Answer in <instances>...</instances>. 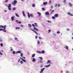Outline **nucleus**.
Returning <instances> with one entry per match:
<instances>
[{
    "mask_svg": "<svg viewBox=\"0 0 73 73\" xmlns=\"http://www.w3.org/2000/svg\"><path fill=\"white\" fill-rule=\"evenodd\" d=\"M39 38L40 40H41V39H42V38H40V37H39Z\"/></svg>",
    "mask_w": 73,
    "mask_h": 73,
    "instance_id": "nucleus-52",
    "label": "nucleus"
},
{
    "mask_svg": "<svg viewBox=\"0 0 73 73\" xmlns=\"http://www.w3.org/2000/svg\"><path fill=\"white\" fill-rule=\"evenodd\" d=\"M20 58V59H21V60H22L23 61L25 62H26V61H25V60L23 59V58Z\"/></svg>",
    "mask_w": 73,
    "mask_h": 73,
    "instance_id": "nucleus-6",
    "label": "nucleus"
},
{
    "mask_svg": "<svg viewBox=\"0 0 73 73\" xmlns=\"http://www.w3.org/2000/svg\"><path fill=\"white\" fill-rule=\"evenodd\" d=\"M23 53H21V57H23Z\"/></svg>",
    "mask_w": 73,
    "mask_h": 73,
    "instance_id": "nucleus-39",
    "label": "nucleus"
},
{
    "mask_svg": "<svg viewBox=\"0 0 73 73\" xmlns=\"http://www.w3.org/2000/svg\"><path fill=\"white\" fill-rule=\"evenodd\" d=\"M15 40H16V41H18V40H17V38H15Z\"/></svg>",
    "mask_w": 73,
    "mask_h": 73,
    "instance_id": "nucleus-32",
    "label": "nucleus"
},
{
    "mask_svg": "<svg viewBox=\"0 0 73 73\" xmlns=\"http://www.w3.org/2000/svg\"><path fill=\"white\" fill-rule=\"evenodd\" d=\"M50 62H51V60H48L47 61V64H51V63H50Z\"/></svg>",
    "mask_w": 73,
    "mask_h": 73,
    "instance_id": "nucleus-9",
    "label": "nucleus"
},
{
    "mask_svg": "<svg viewBox=\"0 0 73 73\" xmlns=\"http://www.w3.org/2000/svg\"><path fill=\"white\" fill-rule=\"evenodd\" d=\"M45 69V68H43L41 70V71L40 72V73H42L43 72V71Z\"/></svg>",
    "mask_w": 73,
    "mask_h": 73,
    "instance_id": "nucleus-3",
    "label": "nucleus"
},
{
    "mask_svg": "<svg viewBox=\"0 0 73 73\" xmlns=\"http://www.w3.org/2000/svg\"><path fill=\"white\" fill-rule=\"evenodd\" d=\"M47 22H48V23H50V21H47Z\"/></svg>",
    "mask_w": 73,
    "mask_h": 73,
    "instance_id": "nucleus-55",
    "label": "nucleus"
},
{
    "mask_svg": "<svg viewBox=\"0 0 73 73\" xmlns=\"http://www.w3.org/2000/svg\"><path fill=\"white\" fill-rule=\"evenodd\" d=\"M37 43L38 44H40V41H39V40H38L37 41Z\"/></svg>",
    "mask_w": 73,
    "mask_h": 73,
    "instance_id": "nucleus-41",
    "label": "nucleus"
},
{
    "mask_svg": "<svg viewBox=\"0 0 73 73\" xmlns=\"http://www.w3.org/2000/svg\"><path fill=\"white\" fill-rule=\"evenodd\" d=\"M28 27H32V25L30 24H28Z\"/></svg>",
    "mask_w": 73,
    "mask_h": 73,
    "instance_id": "nucleus-22",
    "label": "nucleus"
},
{
    "mask_svg": "<svg viewBox=\"0 0 73 73\" xmlns=\"http://www.w3.org/2000/svg\"><path fill=\"white\" fill-rule=\"evenodd\" d=\"M63 2L64 3H66V0H64Z\"/></svg>",
    "mask_w": 73,
    "mask_h": 73,
    "instance_id": "nucleus-46",
    "label": "nucleus"
},
{
    "mask_svg": "<svg viewBox=\"0 0 73 73\" xmlns=\"http://www.w3.org/2000/svg\"><path fill=\"white\" fill-rule=\"evenodd\" d=\"M32 61L33 62H35L36 61V59L35 58H33Z\"/></svg>",
    "mask_w": 73,
    "mask_h": 73,
    "instance_id": "nucleus-10",
    "label": "nucleus"
},
{
    "mask_svg": "<svg viewBox=\"0 0 73 73\" xmlns=\"http://www.w3.org/2000/svg\"><path fill=\"white\" fill-rule=\"evenodd\" d=\"M39 58H40V60H42V57H39Z\"/></svg>",
    "mask_w": 73,
    "mask_h": 73,
    "instance_id": "nucleus-33",
    "label": "nucleus"
},
{
    "mask_svg": "<svg viewBox=\"0 0 73 73\" xmlns=\"http://www.w3.org/2000/svg\"><path fill=\"white\" fill-rule=\"evenodd\" d=\"M11 4H9V5L8 6V8L11 7Z\"/></svg>",
    "mask_w": 73,
    "mask_h": 73,
    "instance_id": "nucleus-23",
    "label": "nucleus"
},
{
    "mask_svg": "<svg viewBox=\"0 0 73 73\" xmlns=\"http://www.w3.org/2000/svg\"><path fill=\"white\" fill-rule=\"evenodd\" d=\"M39 62H40V63H42L43 62L42 61H39Z\"/></svg>",
    "mask_w": 73,
    "mask_h": 73,
    "instance_id": "nucleus-43",
    "label": "nucleus"
},
{
    "mask_svg": "<svg viewBox=\"0 0 73 73\" xmlns=\"http://www.w3.org/2000/svg\"><path fill=\"white\" fill-rule=\"evenodd\" d=\"M35 38H36V39H37V36H35Z\"/></svg>",
    "mask_w": 73,
    "mask_h": 73,
    "instance_id": "nucleus-58",
    "label": "nucleus"
},
{
    "mask_svg": "<svg viewBox=\"0 0 73 73\" xmlns=\"http://www.w3.org/2000/svg\"><path fill=\"white\" fill-rule=\"evenodd\" d=\"M17 1L16 0H14L13 2L12 3V5L14 6L16 5V4H17Z\"/></svg>",
    "mask_w": 73,
    "mask_h": 73,
    "instance_id": "nucleus-1",
    "label": "nucleus"
},
{
    "mask_svg": "<svg viewBox=\"0 0 73 73\" xmlns=\"http://www.w3.org/2000/svg\"><path fill=\"white\" fill-rule=\"evenodd\" d=\"M42 11H45V8H42Z\"/></svg>",
    "mask_w": 73,
    "mask_h": 73,
    "instance_id": "nucleus-31",
    "label": "nucleus"
},
{
    "mask_svg": "<svg viewBox=\"0 0 73 73\" xmlns=\"http://www.w3.org/2000/svg\"><path fill=\"white\" fill-rule=\"evenodd\" d=\"M3 31L4 32H6V30H5V29H3Z\"/></svg>",
    "mask_w": 73,
    "mask_h": 73,
    "instance_id": "nucleus-45",
    "label": "nucleus"
},
{
    "mask_svg": "<svg viewBox=\"0 0 73 73\" xmlns=\"http://www.w3.org/2000/svg\"><path fill=\"white\" fill-rule=\"evenodd\" d=\"M6 25H5L4 26H3L2 25H1L0 27V28H1H1H4V29H6V28H5L6 27Z\"/></svg>",
    "mask_w": 73,
    "mask_h": 73,
    "instance_id": "nucleus-4",
    "label": "nucleus"
},
{
    "mask_svg": "<svg viewBox=\"0 0 73 73\" xmlns=\"http://www.w3.org/2000/svg\"><path fill=\"white\" fill-rule=\"evenodd\" d=\"M30 16L31 17H33V14H30Z\"/></svg>",
    "mask_w": 73,
    "mask_h": 73,
    "instance_id": "nucleus-34",
    "label": "nucleus"
},
{
    "mask_svg": "<svg viewBox=\"0 0 73 73\" xmlns=\"http://www.w3.org/2000/svg\"><path fill=\"white\" fill-rule=\"evenodd\" d=\"M58 7H60V4H58Z\"/></svg>",
    "mask_w": 73,
    "mask_h": 73,
    "instance_id": "nucleus-54",
    "label": "nucleus"
},
{
    "mask_svg": "<svg viewBox=\"0 0 73 73\" xmlns=\"http://www.w3.org/2000/svg\"><path fill=\"white\" fill-rule=\"evenodd\" d=\"M35 54H33L32 55V57L33 58L34 57H35Z\"/></svg>",
    "mask_w": 73,
    "mask_h": 73,
    "instance_id": "nucleus-15",
    "label": "nucleus"
},
{
    "mask_svg": "<svg viewBox=\"0 0 73 73\" xmlns=\"http://www.w3.org/2000/svg\"><path fill=\"white\" fill-rule=\"evenodd\" d=\"M57 4H54V7H57Z\"/></svg>",
    "mask_w": 73,
    "mask_h": 73,
    "instance_id": "nucleus-29",
    "label": "nucleus"
},
{
    "mask_svg": "<svg viewBox=\"0 0 73 73\" xmlns=\"http://www.w3.org/2000/svg\"><path fill=\"white\" fill-rule=\"evenodd\" d=\"M66 30L67 31H70V29H67Z\"/></svg>",
    "mask_w": 73,
    "mask_h": 73,
    "instance_id": "nucleus-51",
    "label": "nucleus"
},
{
    "mask_svg": "<svg viewBox=\"0 0 73 73\" xmlns=\"http://www.w3.org/2000/svg\"><path fill=\"white\" fill-rule=\"evenodd\" d=\"M32 6L33 7H35V4L33 3L32 5Z\"/></svg>",
    "mask_w": 73,
    "mask_h": 73,
    "instance_id": "nucleus-18",
    "label": "nucleus"
},
{
    "mask_svg": "<svg viewBox=\"0 0 73 73\" xmlns=\"http://www.w3.org/2000/svg\"><path fill=\"white\" fill-rule=\"evenodd\" d=\"M8 0H6L5 1V3H8Z\"/></svg>",
    "mask_w": 73,
    "mask_h": 73,
    "instance_id": "nucleus-48",
    "label": "nucleus"
},
{
    "mask_svg": "<svg viewBox=\"0 0 73 73\" xmlns=\"http://www.w3.org/2000/svg\"><path fill=\"white\" fill-rule=\"evenodd\" d=\"M45 52V51L44 50H43L41 52V53H42V54H44Z\"/></svg>",
    "mask_w": 73,
    "mask_h": 73,
    "instance_id": "nucleus-14",
    "label": "nucleus"
},
{
    "mask_svg": "<svg viewBox=\"0 0 73 73\" xmlns=\"http://www.w3.org/2000/svg\"><path fill=\"white\" fill-rule=\"evenodd\" d=\"M34 24L35 25L36 27H37V26H38V25H37V23H34Z\"/></svg>",
    "mask_w": 73,
    "mask_h": 73,
    "instance_id": "nucleus-25",
    "label": "nucleus"
},
{
    "mask_svg": "<svg viewBox=\"0 0 73 73\" xmlns=\"http://www.w3.org/2000/svg\"><path fill=\"white\" fill-rule=\"evenodd\" d=\"M33 29L34 30H35V31H36V32H38V29L36 27H34Z\"/></svg>",
    "mask_w": 73,
    "mask_h": 73,
    "instance_id": "nucleus-5",
    "label": "nucleus"
},
{
    "mask_svg": "<svg viewBox=\"0 0 73 73\" xmlns=\"http://www.w3.org/2000/svg\"><path fill=\"white\" fill-rule=\"evenodd\" d=\"M22 13H23V16H24V17H25V16H25V14L24 11H23Z\"/></svg>",
    "mask_w": 73,
    "mask_h": 73,
    "instance_id": "nucleus-8",
    "label": "nucleus"
},
{
    "mask_svg": "<svg viewBox=\"0 0 73 73\" xmlns=\"http://www.w3.org/2000/svg\"><path fill=\"white\" fill-rule=\"evenodd\" d=\"M20 59H19V60H18V62H20Z\"/></svg>",
    "mask_w": 73,
    "mask_h": 73,
    "instance_id": "nucleus-56",
    "label": "nucleus"
},
{
    "mask_svg": "<svg viewBox=\"0 0 73 73\" xmlns=\"http://www.w3.org/2000/svg\"><path fill=\"white\" fill-rule=\"evenodd\" d=\"M69 5L71 7H72V4H71V3H69Z\"/></svg>",
    "mask_w": 73,
    "mask_h": 73,
    "instance_id": "nucleus-30",
    "label": "nucleus"
},
{
    "mask_svg": "<svg viewBox=\"0 0 73 73\" xmlns=\"http://www.w3.org/2000/svg\"><path fill=\"white\" fill-rule=\"evenodd\" d=\"M8 9L9 11H11V7H8Z\"/></svg>",
    "mask_w": 73,
    "mask_h": 73,
    "instance_id": "nucleus-37",
    "label": "nucleus"
},
{
    "mask_svg": "<svg viewBox=\"0 0 73 73\" xmlns=\"http://www.w3.org/2000/svg\"><path fill=\"white\" fill-rule=\"evenodd\" d=\"M13 11H15V10H16V8H15V7H14L13 8Z\"/></svg>",
    "mask_w": 73,
    "mask_h": 73,
    "instance_id": "nucleus-38",
    "label": "nucleus"
},
{
    "mask_svg": "<svg viewBox=\"0 0 73 73\" xmlns=\"http://www.w3.org/2000/svg\"><path fill=\"white\" fill-rule=\"evenodd\" d=\"M48 3H47V2H44L43 3V4L44 5H46V4H47Z\"/></svg>",
    "mask_w": 73,
    "mask_h": 73,
    "instance_id": "nucleus-13",
    "label": "nucleus"
},
{
    "mask_svg": "<svg viewBox=\"0 0 73 73\" xmlns=\"http://www.w3.org/2000/svg\"><path fill=\"white\" fill-rule=\"evenodd\" d=\"M45 15H49V12H46L45 13Z\"/></svg>",
    "mask_w": 73,
    "mask_h": 73,
    "instance_id": "nucleus-21",
    "label": "nucleus"
},
{
    "mask_svg": "<svg viewBox=\"0 0 73 73\" xmlns=\"http://www.w3.org/2000/svg\"><path fill=\"white\" fill-rule=\"evenodd\" d=\"M32 25L33 27H35V25L33 24Z\"/></svg>",
    "mask_w": 73,
    "mask_h": 73,
    "instance_id": "nucleus-50",
    "label": "nucleus"
},
{
    "mask_svg": "<svg viewBox=\"0 0 73 73\" xmlns=\"http://www.w3.org/2000/svg\"><path fill=\"white\" fill-rule=\"evenodd\" d=\"M18 21H19L18 20H17L15 21V22H17V23Z\"/></svg>",
    "mask_w": 73,
    "mask_h": 73,
    "instance_id": "nucleus-60",
    "label": "nucleus"
},
{
    "mask_svg": "<svg viewBox=\"0 0 73 73\" xmlns=\"http://www.w3.org/2000/svg\"><path fill=\"white\" fill-rule=\"evenodd\" d=\"M15 15L17 17H19V15L17 13H15Z\"/></svg>",
    "mask_w": 73,
    "mask_h": 73,
    "instance_id": "nucleus-16",
    "label": "nucleus"
},
{
    "mask_svg": "<svg viewBox=\"0 0 73 73\" xmlns=\"http://www.w3.org/2000/svg\"><path fill=\"white\" fill-rule=\"evenodd\" d=\"M15 18V17H11V19L12 21H13L14 20V18Z\"/></svg>",
    "mask_w": 73,
    "mask_h": 73,
    "instance_id": "nucleus-12",
    "label": "nucleus"
},
{
    "mask_svg": "<svg viewBox=\"0 0 73 73\" xmlns=\"http://www.w3.org/2000/svg\"><path fill=\"white\" fill-rule=\"evenodd\" d=\"M15 28L16 29H20V27H16Z\"/></svg>",
    "mask_w": 73,
    "mask_h": 73,
    "instance_id": "nucleus-26",
    "label": "nucleus"
},
{
    "mask_svg": "<svg viewBox=\"0 0 73 73\" xmlns=\"http://www.w3.org/2000/svg\"><path fill=\"white\" fill-rule=\"evenodd\" d=\"M52 19H56V18L54 16L52 17Z\"/></svg>",
    "mask_w": 73,
    "mask_h": 73,
    "instance_id": "nucleus-28",
    "label": "nucleus"
},
{
    "mask_svg": "<svg viewBox=\"0 0 73 73\" xmlns=\"http://www.w3.org/2000/svg\"><path fill=\"white\" fill-rule=\"evenodd\" d=\"M28 13V15H30V14H29V13L28 12L27 13Z\"/></svg>",
    "mask_w": 73,
    "mask_h": 73,
    "instance_id": "nucleus-61",
    "label": "nucleus"
},
{
    "mask_svg": "<svg viewBox=\"0 0 73 73\" xmlns=\"http://www.w3.org/2000/svg\"><path fill=\"white\" fill-rule=\"evenodd\" d=\"M30 29L32 30L33 32H34L35 33H36V35H38V34L37 33V32H36V31H35V30H34L33 29Z\"/></svg>",
    "mask_w": 73,
    "mask_h": 73,
    "instance_id": "nucleus-2",
    "label": "nucleus"
},
{
    "mask_svg": "<svg viewBox=\"0 0 73 73\" xmlns=\"http://www.w3.org/2000/svg\"><path fill=\"white\" fill-rule=\"evenodd\" d=\"M50 66V64H49L48 65L46 66H45V67H46V68H48V67H49Z\"/></svg>",
    "mask_w": 73,
    "mask_h": 73,
    "instance_id": "nucleus-11",
    "label": "nucleus"
},
{
    "mask_svg": "<svg viewBox=\"0 0 73 73\" xmlns=\"http://www.w3.org/2000/svg\"><path fill=\"white\" fill-rule=\"evenodd\" d=\"M0 54H1V55H3V54H2V53H1V52H0Z\"/></svg>",
    "mask_w": 73,
    "mask_h": 73,
    "instance_id": "nucleus-59",
    "label": "nucleus"
},
{
    "mask_svg": "<svg viewBox=\"0 0 73 73\" xmlns=\"http://www.w3.org/2000/svg\"><path fill=\"white\" fill-rule=\"evenodd\" d=\"M49 32H50L51 31L50 30H48Z\"/></svg>",
    "mask_w": 73,
    "mask_h": 73,
    "instance_id": "nucleus-62",
    "label": "nucleus"
},
{
    "mask_svg": "<svg viewBox=\"0 0 73 73\" xmlns=\"http://www.w3.org/2000/svg\"><path fill=\"white\" fill-rule=\"evenodd\" d=\"M28 18H30V17H31L30 15H28Z\"/></svg>",
    "mask_w": 73,
    "mask_h": 73,
    "instance_id": "nucleus-40",
    "label": "nucleus"
},
{
    "mask_svg": "<svg viewBox=\"0 0 73 73\" xmlns=\"http://www.w3.org/2000/svg\"><path fill=\"white\" fill-rule=\"evenodd\" d=\"M36 52L37 53H40V54H41V52L40 51H37Z\"/></svg>",
    "mask_w": 73,
    "mask_h": 73,
    "instance_id": "nucleus-20",
    "label": "nucleus"
},
{
    "mask_svg": "<svg viewBox=\"0 0 73 73\" xmlns=\"http://www.w3.org/2000/svg\"><path fill=\"white\" fill-rule=\"evenodd\" d=\"M13 54H15V51H13Z\"/></svg>",
    "mask_w": 73,
    "mask_h": 73,
    "instance_id": "nucleus-42",
    "label": "nucleus"
},
{
    "mask_svg": "<svg viewBox=\"0 0 73 73\" xmlns=\"http://www.w3.org/2000/svg\"><path fill=\"white\" fill-rule=\"evenodd\" d=\"M20 63H21V64H23V62L22 61H20Z\"/></svg>",
    "mask_w": 73,
    "mask_h": 73,
    "instance_id": "nucleus-44",
    "label": "nucleus"
},
{
    "mask_svg": "<svg viewBox=\"0 0 73 73\" xmlns=\"http://www.w3.org/2000/svg\"><path fill=\"white\" fill-rule=\"evenodd\" d=\"M49 3H51V1H49Z\"/></svg>",
    "mask_w": 73,
    "mask_h": 73,
    "instance_id": "nucleus-64",
    "label": "nucleus"
},
{
    "mask_svg": "<svg viewBox=\"0 0 73 73\" xmlns=\"http://www.w3.org/2000/svg\"><path fill=\"white\" fill-rule=\"evenodd\" d=\"M21 27H23V26L22 25H21Z\"/></svg>",
    "mask_w": 73,
    "mask_h": 73,
    "instance_id": "nucleus-63",
    "label": "nucleus"
},
{
    "mask_svg": "<svg viewBox=\"0 0 73 73\" xmlns=\"http://www.w3.org/2000/svg\"><path fill=\"white\" fill-rule=\"evenodd\" d=\"M54 16L55 17H58V15L57 14H56L54 15Z\"/></svg>",
    "mask_w": 73,
    "mask_h": 73,
    "instance_id": "nucleus-7",
    "label": "nucleus"
},
{
    "mask_svg": "<svg viewBox=\"0 0 73 73\" xmlns=\"http://www.w3.org/2000/svg\"><path fill=\"white\" fill-rule=\"evenodd\" d=\"M51 8H53V6H51Z\"/></svg>",
    "mask_w": 73,
    "mask_h": 73,
    "instance_id": "nucleus-57",
    "label": "nucleus"
},
{
    "mask_svg": "<svg viewBox=\"0 0 73 73\" xmlns=\"http://www.w3.org/2000/svg\"><path fill=\"white\" fill-rule=\"evenodd\" d=\"M1 46H3V44L2 43H1Z\"/></svg>",
    "mask_w": 73,
    "mask_h": 73,
    "instance_id": "nucleus-47",
    "label": "nucleus"
},
{
    "mask_svg": "<svg viewBox=\"0 0 73 73\" xmlns=\"http://www.w3.org/2000/svg\"><path fill=\"white\" fill-rule=\"evenodd\" d=\"M53 12H54V10H52L51 12V13L52 14V13H53Z\"/></svg>",
    "mask_w": 73,
    "mask_h": 73,
    "instance_id": "nucleus-35",
    "label": "nucleus"
},
{
    "mask_svg": "<svg viewBox=\"0 0 73 73\" xmlns=\"http://www.w3.org/2000/svg\"><path fill=\"white\" fill-rule=\"evenodd\" d=\"M60 33V31H58V32H57V33L58 34V33Z\"/></svg>",
    "mask_w": 73,
    "mask_h": 73,
    "instance_id": "nucleus-53",
    "label": "nucleus"
},
{
    "mask_svg": "<svg viewBox=\"0 0 73 73\" xmlns=\"http://www.w3.org/2000/svg\"><path fill=\"white\" fill-rule=\"evenodd\" d=\"M64 48H66V49H67V50H68V47L67 46H66L64 47Z\"/></svg>",
    "mask_w": 73,
    "mask_h": 73,
    "instance_id": "nucleus-17",
    "label": "nucleus"
},
{
    "mask_svg": "<svg viewBox=\"0 0 73 73\" xmlns=\"http://www.w3.org/2000/svg\"><path fill=\"white\" fill-rule=\"evenodd\" d=\"M17 24H21V22L20 21H19L18 22H17Z\"/></svg>",
    "mask_w": 73,
    "mask_h": 73,
    "instance_id": "nucleus-36",
    "label": "nucleus"
},
{
    "mask_svg": "<svg viewBox=\"0 0 73 73\" xmlns=\"http://www.w3.org/2000/svg\"><path fill=\"white\" fill-rule=\"evenodd\" d=\"M4 29H0V31H3V30Z\"/></svg>",
    "mask_w": 73,
    "mask_h": 73,
    "instance_id": "nucleus-49",
    "label": "nucleus"
},
{
    "mask_svg": "<svg viewBox=\"0 0 73 73\" xmlns=\"http://www.w3.org/2000/svg\"><path fill=\"white\" fill-rule=\"evenodd\" d=\"M68 14L69 15H70V16H73V15H72V14H70V13H68Z\"/></svg>",
    "mask_w": 73,
    "mask_h": 73,
    "instance_id": "nucleus-24",
    "label": "nucleus"
},
{
    "mask_svg": "<svg viewBox=\"0 0 73 73\" xmlns=\"http://www.w3.org/2000/svg\"><path fill=\"white\" fill-rule=\"evenodd\" d=\"M21 52L20 51H18L17 52H16V53H21Z\"/></svg>",
    "mask_w": 73,
    "mask_h": 73,
    "instance_id": "nucleus-19",
    "label": "nucleus"
},
{
    "mask_svg": "<svg viewBox=\"0 0 73 73\" xmlns=\"http://www.w3.org/2000/svg\"><path fill=\"white\" fill-rule=\"evenodd\" d=\"M38 14V15H39V16H41V13L38 12L37 13Z\"/></svg>",
    "mask_w": 73,
    "mask_h": 73,
    "instance_id": "nucleus-27",
    "label": "nucleus"
}]
</instances>
